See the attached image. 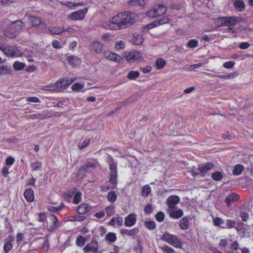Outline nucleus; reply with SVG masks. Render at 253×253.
<instances>
[{
  "label": "nucleus",
  "mask_w": 253,
  "mask_h": 253,
  "mask_svg": "<svg viewBox=\"0 0 253 253\" xmlns=\"http://www.w3.org/2000/svg\"><path fill=\"white\" fill-rule=\"evenodd\" d=\"M75 78H63L60 82L55 83V86L58 88H66L67 86L71 84L74 81Z\"/></svg>",
  "instance_id": "nucleus-12"
},
{
  "label": "nucleus",
  "mask_w": 253,
  "mask_h": 253,
  "mask_svg": "<svg viewBox=\"0 0 253 253\" xmlns=\"http://www.w3.org/2000/svg\"><path fill=\"white\" fill-rule=\"evenodd\" d=\"M83 88H84V85L82 84H80L78 83H75L72 86V89L73 90H76L77 91H80Z\"/></svg>",
  "instance_id": "nucleus-49"
},
{
  "label": "nucleus",
  "mask_w": 253,
  "mask_h": 253,
  "mask_svg": "<svg viewBox=\"0 0 253 253\" xmlns=\"http://www.w3.org/2000/svg\"><path fill=\"white\" fill-rule=\"evenodd\" d=\"M85 239L81 236L77 237L76 240L77 245L79 247H82L85 243Z\"/></svg>",
  "instance_id": "nucleus-48"
},
{
  "label": "nucleus",
  "mask_w": 253,
  "mask_h": 253,
  "mask_svg": "<svg viewBox=\"0 0 253 253\" xmlns=\"http://www.w3.org/2000/svg\"><path fill=\"white\" fill-rule=\"evenodd\" d=\"M27 101H28L29 102H35V103H37V102H40L39 99L36 97H28L27 98Z\"/></svg>",
  "instance_id": "nucleus-63"
},
{
  "label": "nucleus",
  "mask_w": 253,
  "mask_h": 253,
  "mask_svg": "<svg viewBox=\"0 0 253 253\" xmlns=\"http://www.w3.org/2000/svg\"><path fill=\"white\" fill-rule=\"evenodd\" d=\"M12 248V245L10 242L6 243L3 247V251L4 253H8V252L11 250Z\"/></svg>",
  "instance_id": "nucleus-53"
},
{
  "label": "nucleus",
  "mask_w": 253,
  "mask_h": 253,
  "mask_svg": "<svg viewBox=\"0 0 253 253\" xmlns=\"http://www.w3.org/2000/svg\"><path fill=\"white\" fill-rule=\"evenodd\" d=\"M117 195L114 191H110L108 192L107 196L108 200L111 202L113 203L117 200Z\"/></svg>",
  "instance_id": "nucleus-36"
},
{
  "label": "nucleus",
  "mask_w": 253,
  "mask_h": 253,
  "mask_svg": "<svg viewBox=\"0 0 253 253\" xmlns=\"http://www.w3.org/2000/svg\"><path fill=\"white\" fill-rule=\"evenodd\" d=\"M145 226L150 230H152L155 228L156 224L154 221H148L144 222Z\"/></svg>",
  "instance_id": "nucleus-46"
},
{
  "label": "nucleus",
  "mask_w": 253,
  "mask_h": 253,
  "mask_svg": "<svg viewBox=\"0 0 253 253\" xmlns=\"http://www.w3.org/2000/svg\"><path fill=\"white\" fill-rule=\"evenodd\" d=\"M135 21L134 13L126 11L120 12L113 17L110 20V28L118 30L128 28L132 25Z\"/></svg>",
  "instance_id": "nucleus-1"
},
{
  "label": "nucleus",
  "mask_w": 253,
  "mask_h": 253,
  "mask_svg": "<svg viewBox=\"0 0 253 253\" xmlns=\"http://www.w3.org/2000/svg\"><path fill=\"white\" fill-rule=\"evenodd\" d=\"M249 214L247 212L244 211L242 212L240 214V217H241L242 220L244 221H247L249 218Z\"/></svg>",
  "instance_id": "nucleus-57"
},
{
  "label": "nucleus",
  "mask_w": 253,
  "mask_h": 253,
  "mask_svg": "<svg viewBox=\"0 0 253 253\" xmlns=\"http://www.w3.org/2000/svg\"><path fill=\"white\" fill-rule=\"evenodd\" d=\"M105 239L110 242H114L116 239V234L112 232H109L106 236Z\"/></svg>",
  "instance_id": "nucleus-38"
},
{
  "label": "nucleus",
  "mask_w": 253,
  "mask_h": 253,
  "mask_svg": "<svg viewBox=\"0 0 253 253\" xmlns=\"http://www.w3.org/2000/svg\"><path fill=\"white\" fill-rule=\"evenodd\" d=\"M17 0H0V5L10 4L13 2H16Z\"/></svg>",
  "instance_id": "nucleus-54"
},
{
  "label": "nucleus",
  "mask_w": 253,
  "mask_h": 253,
  "mask_svg": "<svg viewBox=\"0 0 253 253\" xmlns=\"http://www.w3.org/2000/svg\"><path fill=\"white\" fill-rule=\"evenodd\" d=\"M105 58L116 62H119L121 60V57L117 54L112 52L110 51H105L103 53Z\"/></svg>",
  "instance_id": "nucleus-11"
},
{
  "label": "nucleus",
  "mask_w": 253,
  "mask_h": 253,
  "mask_svg": "<svg viewBox=\"0 0 253 253\" xmlns=\"http://www.w3.org/2000/svg\"><path fill=\"white\" fill-rule=\"evenodd\" d=\"M14 159L10 156L8 157L5 160L6 164L9 166H11L14 163Z\"/></svg>",
  "instance_id": "nucleus-59"
},
{
  "label": "nucleus",
  "mask_w": 253,
  "mask_h": 253,
  "mask_svg": "<svg viewBox=\"0 0 253 253\" xmlns=\"http://www.w3.org/2000/svg\"><path fill=\"white\" fill-rule=\"evenodd\" d=\"M106 212L107 216H110L115 213V207L114 205H111L107 207L105 209Z\"/></svg>",
  "instance_id": "nucleus-41"
},
{
  "label": "nucleus",
  "mask_w": 253,
  "mask_h": 253,
  "mask_svg": "<svg viewBox=\"0 0 253 253\" xmlns=\"http://www.w3.org/2000/svg\"><path fill=\"white\" fill-rule=\"evenodd\" d=\"M13 46H8L5 47H0V50L3 52L4 54L7 57H11V53Z\"/></svg>",
  "instance_id": "nucleus-29"
},
{
  "label": "nucleus",
  "mask_w": 253,
  "mask_h": 253,
  "mask_svg": "<svg viewBox=\"0 0 253 253\" xmlns=\"http://www.w3.org/2000/svg\"><path fill=\"white\" fill-rule=\"evenodd\" d=\"M169 21V17L167 16H164L159 20L155 21L154 22L150 24H148L146 25V27L147 29H150L160 25L168 23Z\"/></svg>",
  "instance_id": "nucleus-13"
},
{
  "label": "nucleus",
  "mask_w": 253,
  "mask_h": 253,
  "mask_svg": "<svg viewBox=\"0 0 253 253\" xmlns=\"http://www.w3.org/2000/svg\"><path fill=\"white\" fill-rule=\"evenodd\" d=\"M28 18L33 27H36L43 23L42 19L39 17L29 15Z\"/></svg>",
  "instance_id": "nucleus-20"
},
{
  "label": "nucleus",
  "mask_w": 253,
  "mask_h": 253,
  "mask_svg": "<svg viewBox=\"0 0 253 253\" xmlns=\"http://www.w3.org/2000/svg\"><path fill=\"white\" fill-rule=\"evenodd\" d=\"M235 221L233 220L230 219H227L226 220V224H227V228H231L233 227H234V225L235 224Z\"/></svg>",
  "instance_id": "nucleus-55"
},
{
  "label": "nucleus",
  "mask_w": 253,
  "mask_h": 253,
  "mask_svg": "<svg viewBox=\"0 0 253 253\" xmlns=\"http://www.w3.org/2000/svg\"><path fill=\"white\" fill-rule=\"evenodd\" d=\"M10 26H11V28L14 29V31L11 33L7 31L6 33V37L11 39L16 38L17 36L23 30L25 27L23 22L21 20L13 21L11 23Z\"/></svg>",
  "instance_id": "nucleus-4"
},
{
  "label": "nucleus",
  "mask_w": 253,
  "mask_h": 253,
  "mask_svg": "<svg viewBox=\"0 0 253 253\" xmlns=\"http://www.w3.org/2000/svg\"><path fill=\"white\" fill-rule=\"evenodd\" d=\"M151 187L149 185H146L143 187L142 190L141 191V195L143 197H147L148 195L151 193Z\"/></svg>",
  "instance_id": "nucleus-35"
},
{
  "label": "nucleus",
  "mask_w": 253,
  "mask_h": 253,
  "mask_svg": "<svg viewBox=\"0 0 253 253\" xmlns=\"http://www.w3.org/2000/svg\"><path fill=\"white\" fill-rule=\"evenodd\" d=\"M250 44L248 42H243L240 43L239 47L241 49H247L250 46Z\"/></svg>",
  "instance_id": "nucleus-62"
},
{
  "label": "nucleus",
  "mask_w": 253,
  "mask_h": 253,
  "mask_svg": "<svg viewBox=\"0 0 253 253\" xmlns=\"http://www.w3.org/2000/svg\"><path fill=\"white\" fill-rule=\"evenodd\" d=\"M82 200V193L80 192H77L73 199V203L75 204H78L81 202Z\"/></svg>",
  "instance_id": "nucleus-43"
},
{
  "label": "nucleus",
  "mask_w": 253,
  "mask_h": 253,
  "mask_svg": "<svg viewBox=\"0 0 253 253\" xmlns=\"http://www.w3.org/2000/svg\"><path fill=\"white\" fill-rule=\"evenodd\" d=\"M174 209H172L168 210L170 217L174 219H178L183 215V211L182 210L178 209L175 210Z\"/></svg>",
  "instance_id": "nucleus-14"
},
{
  "label": "nucleus",
  "mask_w": 253,
  "mask_h": 253,
  "mask_svg": "<svg viewBox=\"0 0 253 253\" xmlns=\"http://www.w3.org/2000/svg\"><path fill=\"white\" fill-rule=\"evenodd\" d=\"M136 220L135 214L131 213L125 218L124 224L126 226L131 227L135 224Z\"/></svg>",
  "instance_id": "nucleus-15"
},
{
  "label": "nucleus",
  "mask_w": 253,
  "mask_h": 253,
  "mask_svg": "<svg viewBox=\"0 0 253 253\" xmlns=\"http://www.w3.org/2000/svg\"><path fill=\"white\" fill-rule=\"evenodd\" d=\"M138 232V229L137 228H134L131 230L122 229L121 230V234L123 235H128L130 236H135Z\"/></svg>",
  "instance_id": "nucleus-23"
},
{
  "label": "nucleus",
  "mask_w": 253,
  "mask_h": 253,
  "mask_svg": "<svg viewBox=\"0 0 253 253\" xmlns=\"http://www.w3.org/2000/svg\"><path fill=\"white\" fill-rule=\"evenodd\" d=\"M25 66V64L22 62L15 61L13 64V67L17 70H22Z\"/></svg>",
  "instance_id": "nucleus-44"
},
{
  "label": "nucleus",
  "mask_w": 253,
  "mask_h": 253,
  "mask_svg": "<svg viewBox=\"0 0 253 253\" xmlns=\"http://www.w3.org/2000/svg\"><path fill=\"white\" fill-rule=\"evenodd\" d=\"M240 18L235 16L227 17V25L235 26L239 21Z\"/></svg>",
  "instance_id": "nucleus-27"
},
{
  "label": "nucleus",
  "mask_w": 253,
  "mask_h": 253,
  "mask_svg": "<svg viewBox=\"0 0 253 253\" xmlns=\"http://www.w3.org/2000/svg\"><path fill=\"white\" fill-rule=\"evenodd\" d=\"M31 167L33 171H37L42 169V164L41 162L37 161L31 163Z\"/></svg>",
  "instance_id": "nucleus-37"
},
{
  "label": "nucleus",
  "mask_w": 253,
  "mask_h": 253,
  "mask_svg": "<svg viewBox=\"0 0 253 253\" xmlns=\"http://www.w3.org/2000/svg\"><path fill=\"white\" fill-rule=\"evenodd\" d=\"M161 239L175 248H182V244L180 240L174 235L166 232L162 235Z\"/></svg>",
  "instance_id": "nucleus-3"
},
{
  "label": "nucleus",
  "mask_w": 253,
  "mask_h": 253,
  "mask_svg": "<svg viewBox=\"0 0 253 253\" xmlns=\"http://www.w3.org/2000/svg\"><path fill=\"white\" fill-rule=\"evenodd\" d=\"M227 17H220L217 18L214 20V24L217 27L227 26Z\"/></svg>",
  "instance_id": "nucleus-21"
},
{
  "label": "nucleus",
  "mask_w": 253,
  "mask_h": 253,
  "mask_svg": "<svg viewBox=\"0 0 253 253\" xmlns=\"http://www.w3.org/2000/svg\"><path fill=\"white\" fill-rule=\"evenodd\" d=\"M67 60L68 62L72 66H76L80 63V59L76 56L74 55L69 56Z\"/></svg>",
  "instance_id": "nucleus-26"
},
{
  "label": "nucleus",
  "mask_w": 253,
  "mask_h": 253,
  "mask_svg": "<svg viewBox=\"0 0 253 253\" xmlns=\"http://www.w3.org/2000/svg\"><path fill=\"white\" fill-rule=\"evenodd\" d=\"M144 211L146 213H150L153 211V208L150 205H147L144 208Z\"/></svg>",
  "instance_id": "nucleus-60"
},
{
  "label": "nucleus",
  "mask_w": 253,
  "mask_h": 253,
  "mask_svg": "<svg viewBox=\"0 0 253 253\" xmlns=\"http://www.w3.org/2000/svg\"><path fill=\"white\" fill-rule=\"evenodd\" d=\"M91 210L90 206L86 203H83L77 209V212L79 214H83Z\"/></svg>",
  "instance_id": "nucleus-16"
},
{
  "label": "nucleus",
  "mask_w": 253,
  "mask_h": 253,
  "mask_svg": "<svg viewBox=\"0 0 253 253\" xmlns=\"http://www.w3.org/2000/svg\"><path fill=\"white\" fill-rule=\"evenodd\" d=\"M143 39L141 35L134 36L132 39V42L135 45H140L142 43Z\"/></svg>",
  "instance_id": "nucleus-34"
},
{
  "label": "nucleus",
  "mask_w": 253,
  "mask_h": 253,
  "mask_svg": "<svg viewBox=\"0 0 253 253\" xmlns=\"http://www.w3.org/2000/svg\"><path fill=\"white\" fill-rule=\"evenodd\" d=\"M49 219L52 222V224L49 226L47 225V229L48 231L53 232L60 226V223L55 215H50Z\"/></svg>",
  "instance_id": "nucleus-8"
},
{
  "label": "nucleus",
  "mask_w": 253,
  "mask_h": 253,
  "mask_svg": "<svg viewBox=\"0 0 253 253\" xmlns=\"http://www.w3.org/2000/svg\"><path fill=\"white\" fill-rule=\"evenodd\" d=\"M161 249L164 253H176L175 251L172 248L167 245H164L162 247Z\"/></svg>",
  "instance_id": "nucleus-45"
},
{
  "label": "nucleus",
  "mask_w": 253,
  "mask_h": 253,
  "mask_svg": "<svg viewBox=\"0 0 253 253\" xmlns=\"http://www.w3.org/2000/svg\"><path fill=\"white\" fill-rule=\"evenodd\" d=\"M234 6L239 11H243L245 8V4L243 0H235Z\"/></svg>",
  "instance_id": "nucleus-25"
},
{
  "label": "nucleus",
  "mask_w": 253,
  "mask_h": 253,
  "mask_svg": "<svg viewBox=\"0 0 253 253\" xmlns=\"http://www.w3.org/2000/svg\"><path fill=\"white\" fill-rule=\"evenodd\" d=\"M98 165V162L95 160H92L90 161L87 162V163L84 166V168L85 170H87L89 168H96Z\"/></svg>",
  "instance_id": "nucleus-28"
},
{
  "label": "nucleus",
  "mask_w": 253,
  "mask_h": 253,
  "mask_svg": "<svg viewBox=\"0 0 253 253\" xmlns=\"http://www.w3.org/2000/svg\"><path fill=\"white\" fill-rule=\"evenodd\" d=\"M24 54V53H22L17 47L13 46L10 57L22 56Z\"/></svg>",
  "instance_id": "nucleus-32"
},
{
  "label": "nucleus",
  "mask_w": 253,
  "mask_h": 253,
  "mask_svg": "<svg viewBox=\"0 0 253 253\" xmlns=\"http://www.w3.org/2000/svg\"><path fill=\"white\" fill-rule=\"evenodd\" d=\"M90 142V140L89 139L84 140L83 143L79 145V148L82 149L85 148L87 146L89 143Z\"/></svg>",
  "instance_id": "nucleus-56"
},
{
  "label": "nucleus",
  "mask_w": 253,
  "mask_h": 253,
  "mask_svg": "<svg viewBox=\"0 0 253 253\" xmlns=\"http://www.w3.org/2000/svg\"><path fill=\"white\" fill-rule=\"evenodd\" d=\"M213 224L215 226H219L224 223V220L220 217H215L213 219Z\"/></svg>",
  "instance_id": "nucleus-47"
},
{
  "label": "nucleus",
  "mask_w": 253,
  "mask_h": 253,
  "mask_svg": "<svg viewBox=\"0 0 253 253\" xmlns=\"http://www.w3.org/2000/svg\"><path fill=\"white\" fill-rule=\"evenodd\" d=\"M109 169H110V178L109 181L112 184L111 188L114 189L116 188L117 183V163L113 162V159L110 158L109 161Z\"/></svg>",
  "instance_id": "nucleus-2"
},
{
  "label": "nucleus",
  "mask_w": 253,
  "mask_h": 253,
  "mask_svg": "<svg viewBox=\"0 0 253 253\" xmlns=\"http://www.w3.org/2000/svg\"><path fill=\"white\" fill-rule=\"evenodd\" d=\"M167 11L166 6L162 4L155 5L153 8L149 10L146 13L148 17L154 18L156 16H161L165 14Z\"/></svg>",
  "instance_id": "nucleus-5"
},
{
  "label": "nucleus",
  "mask_w": 253,
  "mask_h": 253,
  "mask_svg": "<svg viewBox=\"0 0 253 253\" xmlns=\"http://www.w3.org/2000/svg\"><path fill=\"white\" fill-rule=\"evenodd\" d=\"M208 74L209 75L212 76V75L211 74L208 73ZM237 75H238L237 73L236 72H234L233 73H231V74H228L227 75H218V76L212 75V76L217 77H218V78H221V79H227L233 78L234 77H236Z\"/></svg>",
  "instance_id": "nucleus-33"
},
{
  "label": "nucleus",
  "mask_w": 253,
  "mask_h": 253,
  "mask_svg": "<svg viewBox=\"0 0 253 253\" xmlns=\"http://www.w3.org/2000/svg\"><path fill=\"white\" fill-rule=\"evenodd\" d=\"M180 198L177 195H171L167 198V204L169 207L168 210L175 209L176 205L179 203Z\"/></svg>",
  "instance_id": "nucleus-9"
},
{
  "label": "nucleus",
  "mask_w": 253,
  "mask_h": 253,
  "mask_svg": "<svg viewBox=\"0 0 253 253\" xmlns=\"http://www.w3.org/2000/svg\"><path fill=\"white\" fill-rule=\"evenodd\" d=\"M72 195L73 193L69 194L68 193H65L63 194L62 197L66 200L70 201L72 197Z\"/></svg>",
  "instance_id": "nucleus-64"
},
{
  "label": "nucleus",
  "mask_w": 253,
  "mask_h": 253,
  "mask_svg": "<svg viewBox=\"0 0 253 253\" xmlns=\"http://www.w3.org/2000/svg\"><path fill=\"white\" fill-rule=\"evenodd\" d=\"M126 60L130 62H139L143 59L142 54L139 51L132 50L125 55Z\"/></svg>",
  "instance_id": "nucleus-6"
},
{
  "label": "nucleus",
  "mask_w": 253,
  "mask_h": 253,
  "mask_svg": "<svg viewBox=\"0 0 253 253\" xmlns=\"http://www.w3.org/2000/svg\"><path fill=\"white\" fill-rule=\"evenodd\" d=\"M48 31L53 34L59 35L64 31L63 28H59L57 27H49Z\"/></svg>",
  "instance_id": "nucleus-30"
},
{
  "label": "nucleus",
  "mask_w": 253,
  "mask_h": 253,
  "mask_svg": "<svg viewBox=\"0 0 253 253\" xmlns=\"http://www.w3.org/2000/svg\"><path fill=\"white\" fill-rule=\"evenodd\" d=\"M240 196L239 195L235 193H232V194L228 196L226 198L225 203L228 207H230L231 204L236 201H237Z\"/></svg>",
  "instance_id": "nucleus-17"
},
{
  "label": "nucleus",
  "mask_w": 253,
  "mask_h": 253,
  "mask_svg": "<svg viewBox=\"0 0 253 253\" xmlns=\"http://www.w3.org/2000/svg\"><path fill=\"white\" fill-rule=\"evenodd\" d=\"M24 196L28 202H32L34 200V191L31 189H27L25 190Z\"/></svg>",
  "instance_id": "nucleus-22"
},
{
  "label": "nucleus",
  "mask_w": 253,
  "mask_h": 253,
  "mask_svg": "<svg viewBox=\"0 0 253 253\" xmlns=\"http://www.w3.org/2000/svg\"><path fill=\"white\" fill-rule=\"evenodd\" d=\"M190 222L187 216H185L179 221V226L182 230L188 229L189 227Z\"/></svg>",
  "instance_id": "nucleus-19"
},
{
  "label": "nucleus",
  "mask_w": 253,
  "mask_h": 253,
  "mask_svg": "<svg viewBox=\"0 0 253 253\" xmlns=\"http://www.w3.org/2000/svg\"><path fill=\"white\" fill-rule=\"evenodd\" d=\"M88 11L87 8L72 12L68 16V18L72 20H82Z\"/></svg>",
  "instance_id": "nucleus-7"
},
{
  "label": "nucleus",
  "mask_w": 253,
  "mask_h": 253,
  "mask_svg": "<svg viewBox=\"0 0 253 253\" xmlns=\"http://www.w3.org/2000/svg\"><path fill=\"white\" fill-rule=\"evenodd\" d=\"M234 64L235 62L234 61H230L226 62L223 64V67L226 68H230L234 66Z\"/></svg>",
  "instance_id": "nucleus-58"
},
{
  "label": "nucleus",
  "mask_w": 253,
  "mask_h": 253,
  "mask_svg": "<svg viewBox=\"0 0 253 253\" xmlns=\"http://www.w3.org/2000/svg\"><path fill=\"white\" fill-rule=\"evenodd\" d=\"M211 177L213 180L215 181H219L221 180L223 176L220 171H216L212 174Z\"/></svg>",
  "instance_id": "nucleus-42"
},
{
  "label": "nucleus",
  "mask_w": 253,
  "mask_h": 253,
  "mask_svg": "<svg viewBox=\"0 0 253 253\" xmlns=\"http://www.w3.org/2000/svg\"><path fill=\"white\" fill-rule=\"evenodd\" d=\"M165 65L166 62L162 58H158L156 61V65L158 69H162Z\"/></svg>",
  "instance_id": "nucleus-39"
},
{
  "label": "nucleus",
  "mask_w": 253,
  "mask_h": 253,
  "mask_svg": "<svg viewBox=\"0 0 253 253\" xmlns=\"http://www.w3.org/2000/svg\"><path fill=\"white\" fill-rule=\"evenodd\" d=\"M56 88H58V87L55 86V83H54V84H52V85L50 84V85L44 86L43 88H42V89L44 90L53 91H55L56 89Z\"/></svg>",
  "instance_id": "nucleus-50"
},
{
  "label": "nucleus",
  "mask_w": 253,
  "mask_h": 253,
  "mask_svg": "<svg viewBox=\"0 0 253 253\" xmlns=\"http://www.w3.org/2000/svg\"><path fill=\"white\" fill-rule=\"evenodd\" d=\"M244 169V166L242 165L238 164L235 167L233 171V174L234 175H239L242 173Z\"/></svg>",
  "instance_id": "nucleus-31"
},
{
  "label": "nucleus",
  "mask_w": 253,
  "mask_h": 253,
  "mask_svg": "<svg viewBox=\"0 0 253 253\" xmlns=\"http://www.w3.org/2000/svg\"><path fill=\"white\" fill-rule=\"evenodd\" d=\"M98 245L96 241L87 244L84 249L85 253H98Z\"/></svg>",
  "instance_id": "nucleus-10"
},
{
  "label": "nucleus",
  "mask_w": 253,
  "mask_h": 253,
  "mask_svg": "<svg viewBox=\"0 0 253 253\" xmlns=\"http://www.w3.org/2000/svg\"><path fill=\"white\" fill-rule=\"evenodd\" d=\"M213 164L211 163H207L204 167L200 166L198 168V169L203 173H206L209 170L212 169Z\"/></svg>",
  "instance_id": "nucleus-24"
},
{
  "label": "nucleus",
  "mask_w": 253,
  "mask_h": 253,
  "mask_svg": "<svg viewBox=\"0 0 253 253\" xmlns=\"http://www.w3.org/2000/svg\"><path fill=\"white\" fill-rule=\"evenodd\" d=\"M164 213L162 211L158 212L155 216V218L158 222L163 221L164 219Z\"/></svg>",
  "instance_id": "nucleus-51"
},
{
  "label": "nucleus",
  "mask_w": 253,
  "mask_h": 253,
  "mask_svg": "<svg viewBox=\"0 0 253 253\" xmlns=\"http://www.w3.org/2000/svg\"><path fill=\"white\" fill-rule=\"evenodd\" d=\"M198 42L196 40L192 39L188 42V46L191 48L196 47L198 46Z\"/></svg>",
  "instance_id": "nucleus-52"
},
{
  "label": "nucleus",
  "mask_w": 253,
  "mask_h": 253,
  "mask_svg": "<svg viewBox=\"0 0 253 253\" xmlns=\"http://www.w3.org/2000/svg\"><path fill=\"white\" fill-rule=\"evenodd\" d=\"M103 44L98 42H93L91 44L92 50L95 54H99L103 50Z\"/></svg>",
  "instance_id": "nucleus-18"
},
{
  "label": "nucleus",
  "mask_w": 253,
  "mask_h": 253,
  "mask_svg": "<svg viewBox=\"0 0 253 253\" xmlns=\"http://www.w3.org/2000/svg\"><path fill=\"white\" fill-rule=\"evenodd\" d=\"M139 75V72L138 71H131L129 72L127 77L130 80H134L136 79Z\"/></svg>",
  "instance_id": "nucleus-40"
},
{
  "label": "nucleus",
  "mask_w": 253,
  "mask_h": 253,
  "mask_svg": "<svg viewBox=\"0 0 253 253\" xmlns=\"http://www.w3.org/2000/svg\"><path fill=\"white\" fill-rule=\"evenodd\" d=\"M7 66H0V74H7L8 73V70H7Z\"/></svg>",
  "instance_id": "nucleus-61"
}]
</instances>
